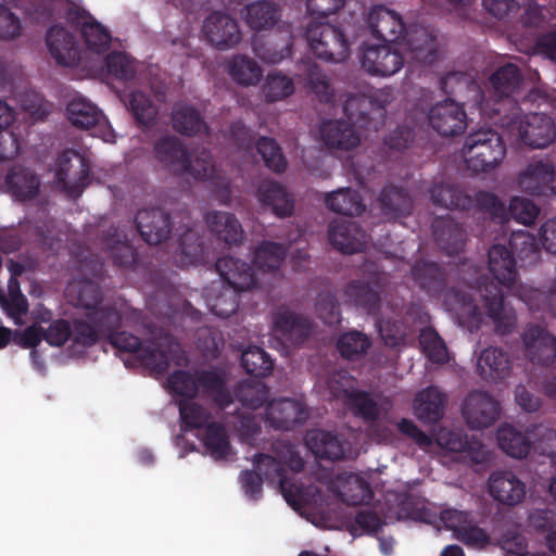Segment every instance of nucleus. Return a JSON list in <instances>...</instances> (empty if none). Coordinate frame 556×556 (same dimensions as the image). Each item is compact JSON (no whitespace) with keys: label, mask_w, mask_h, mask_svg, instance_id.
<instances>
[{"label":"nucleus","mask_w":556,"mask_h":556,"mask_svg":"<svg viewBox=\"0 0 556 556\" xmlns=\"http://www.w3.org/2000/svg\"><path fill=\"white\" fill-rule=\"evenodd\" d=\"M368 27L376 38L384 42H395L403 38L410 58L422 64H433L438 60V45L434 30L414 26L406 29L402 16L383 5H375L368 14Z\"/></svg>","instance_id":"nucleus-1"},{"label":"nucleus","mask_w":556,"mask_h":556,"mask_svg":"<svg viewBox=\"0 0 556 556\" xmlns=\"http://www.w3.org/2000/svg\"><path fill=\"white\" fill-rule=\"evenodd\" d=\"M215 267L223 283L210 288L207 305L214 315L228 318L239 308V293L256 285L255 273L249 263L233 256L219 257Z\"/></svg>","instance_id":"nucleus-2"},{"label":"nucleus","mask_w":556,"mask_h":556,"mask_svg":"<svg viewBox=\"0 0 556 556\" xmlns=\"http://www.w3.org/2000/svg\"><path fill=\"white\" fill-rule=\"evenodd\" d=\"M522 81L523 76L516 64L507 63L496 68L489 77V87L496 100L492 106L482 101L481 112L500 127L514 126L519 114L522 113L515 98Z\"/></svg>","instance_id":"nucleus-3"},{"label":"nucleus","mask_w":556,"mask_h":556,"mask_svg":"<svg viewBox=\"0 0 556 556\" xmlns=\"http://www.w3.org/2000/svg\"><path fill=\"white\" fill-rule=\"evenodd\" d=\"M166 383L169 392L180 396L179 400H194L201 391L219 409H226L233 403L225 375L215 368L198 369L193 372L177 369L167 377Z\"/></svg>","instance_id":"nucleus-4"},{"label":"nucleus","mask_w":556,"mask_h":556,"mask_svg":"<svg viewBox=\"0 0 556 556\" xmlns=\"http://www.w3.org/2000/svg\"><path fill=\"white\" fill-rule=\"evenodd\" d=\"M496 438L500 448L516 459L527 457L531 448L552 458L556 454V429L545 424L531 425L526 432L505 424L498 428Z\"/></svg>","instance_id":"nucleus-5"},{"label":"nucleus","mask_w":556,"mask_h":556,"mask_svg":"<svg viewBox=\"0 0 556 556\" xmlns=\"http://www.w3.org/2000/svg\"><path fill=\"white\" fill-rule=\"evenodd\" d=\"M276 457L257 453L254 455V468L262 475L264 480L268 482H278L280 492L289 502L292 495L293 483L288 478L287 468L298 473L304 469V460L300 456L295 446L290 442L277 441L273 444Z\"/></svg>","instance_id":"nucleus-6"},{"label":"nucleus","mask_w":556,"mask_h":556,"mask_svg":"<svg viewBox=\"0 0 556 556\" xmlns=\"http://www.w3.org/2000/svg\"><path fill=\"white\" fill-rule=\"evenodd\" d=\"M462 152L467 168L479 174L496 167L504 159L506 148L497 131L480 128L466 137Z\"/></svg>","instance_id":"nucleus-7"},{"label":"nucleus","mask_w":556,"mask_h":556,"mask_svg":"<svg viewBox=\"0 0 556 556\" xmlns=\"http://www.w3.org/2000/svg\"><path fill=\"white\" fill-rule=\"evenodd\" d=\"M305 37L311 51L319 60L340 63L350 56V41L338 26L311 21L306 26Z\"/></svg>","instance_id":"nucleus-8"},{"label":"nucleus","mask_w":556,"mask_h":556,"mask_svg":"<svg viewBox=\"0 0 556 556\" xmlns=\"http://www.w3.org/2000/svg\"><path fill=\"white\" fill-rule=\"evenodd\" d=\"M473 280L466 281L470 289H476L480 295L488 316L493 320L496 332L510 333L517 323V316L511 307L505 305L502 288L494 280L483 275H478Z\"/></svg>","instance_id":"nucleus-9"},{"label":"nucleus","mask_w":556,"mask_h":556,"mask_svg":"<svg viewBox=\"0 0 556 556\" xmlns=\"http://www.w3.org/2000/svg\"><path fill=\"white\" fill-rule=\"evenodd\" d=\"M121 324L122 314L116 307L85 312L83 318L73 320L72 340L81 348H90L113 330H118Z\"/></svg>","instance_id":"nucleus-10"},{"label":"nucleus","mask_w":556,"mask_h":556,"mask_svg":"<svg viewBox=\"0 0 556 556\" xmlns=\"http://www.w3.org/2000/svg\"><path fill=\"white\" fill-rule=\"evenodd\" d=\"M55 179L70 198H79L91 182L89 161L74 150L63 151L56 159Z\"/></svg>","instance_id":"nucleus-11"},{"label":"nucleus","mask_w":556,"mask_h":556,"mask_svg":"<svg viewBox=\"0 0 556 556\" xmlns=\"http://www.w3.org/2000/svg\"><path fill=\"white\" fill-rule=\"evenodd\" d=\"M389 282V275L375 267L367 280H352L344 290V302L367 314H376L381 306V294Z\"/></svg>","instance_id":"nucleus-12"},{"label":"nucleus","mask_w":556,"mask_h":556,"mask_svg":"<svg viewBox=\"0 0 556 556\" xmlns=\"http://www.w3.org/2000/svg\"><path fill=\"white\" fill-rule=\"evenodd\" d=\"M137 359L151 372L161 375L167 371L172 362L180 365L186 356L180 343L166 333L157 341L142 345Z\"/></svg>","instance_id":"nucleus-13"},{"label":"nucleus","mask_w":556,"mask_h":556,"mask_svg":"<svg viewBox=\"0 0 556 556\" xmlns=\"http://www.w3.org/2000/svg\"><path fill=\"white\" fill-rule=\"evenodd\" d=\"M510 132L517 131L522 142L533 149H542L556 138L554 119L544 113H529L521 118V113L511 127H504Z\"/></svg>","instance_id":"nucleus-14"},{"label":"nucleus","mask_w":556,"mask_h":556,"mask_svg":"<svg viewBox=\"0 0 556 556\" xmlns=\"http://www.w3.org/2000/svg\"><path fill=\"white\" fill-rule=\"evenodd\" d=\"M427 118L431 128L442 137L463 135L467 128L464 106L451 98L432 105Z\"/></svg>","instance_id":"nucleus-15"},{"label":"nucleus","mask_w":556,"mask_h":556,"mask_svg":"<svg viewBox=\"0 0 556 556\" xmlns=\"http://www.w3.org/2000/svg\"><path fill=\"white\" fill-rule=\"evenodd\" d=\"M273 330L286 346L296 348L309 338L313 324L302 314L281 306L274 314Z\"/></svg>","instance_id":"nucleus-16"},{"label":"nucleus","mask_w":556,"mask_h":556,"mask_svg":"<svg viewBox=\"0 0 556 556\" xmlns=\"http://www.w3.org/2000/svg\"><path fill=\"white\" fill-rule=\"evenodd\" d=\"M526 357L541 367H551L556 363V337L544 327L528 325L522 333Z\"/></svg>","instance_id":"nucleus-17"},{"label":"nucleus","mask_w":556,"mask_h":556,"mask_svg":"<svg viewBox=\"0 0 556 556\" xmlns=\"http://www.w3.org/2000/svg\"><path fill=\"white\" fill-rule=\"evenodd\" d=\"M520 190L532 197L556 195V170L549 163L533 162L518 175Z\"/></svg>","instance_id":"nucleus-18"},{"label":"nucleus","mask_w":556,"mask_h":556,"mask_svg":"<svg viewBox=\"0 0 556 556\" xmlns=\"http://www.w3.org/2000/svg\"><path fill=\"white\" fill-rule=\"evenodd\" d=\"M359 61L365 72L381 77L394 75L404 64L402 54L388 45H364Z\"/></svg>","instance_id":"nucleus-19"},{"label":"nucleus","mask_w":556,"mask_h":556,"mask_svg":"<svg viewBox=\"0 0 556 556\" xmlns=\"http://www.w3.org/2000/svg\"><path fill=\"white\" fill-rule=\"evenodd\" d=\"M462 413L471 429L491 427L498 418L501 406L498 401L483 391H473L465 400Z\"/></svg>","instance_id":"nucleus-20"},{"label":"nucleus","mask_w":556,"mask_h":556,"mask_svg":"<svg viewBox=\"0 0 556 556\" xmlns=\"http://www.w3.org/2000/svg\"><path fill=\"white\" fill-rule=\"evenodd\" d=\"M206 39L219 50L236 47L241 41V31L237 21L227 13L212 12L203 24Z\"/></svg>","instance_id":"nucleus-21"},{"label":"nucleus","mask_w":556,"mask_h":556,"mask_svg":"<svg viewBox=\"0 0 556 556\" xmlns=\"http://www.w3.org/2000/svg\"><path fill=\"white\" fill-rule=\"evenodd\" d=\"M101 244L115 266L123 270H136L139 264V254L123 230L111 226L103 232Z\"/></svg>","instance_id":"nucleus-22"},{"label":"nucleus","mask_w":556,"mask_h":556,"mask_svg":"<svg viewBox=\"0 0 556 556\" xmlns=\"http://www.w3.org/2000/svg\"><path fill=\"white\" fill-rule=\"evenodd\" d=\"M135 224L142 240L151 245L166 241L172 232L169 214L159 207L139 210Z\"/></svg>","instance_id":"nucleus-23"},{"label":"nucleus","mask_w":556,"mask_h":556,"mask_svg":"<svg viewBox=\"0 0 556 556\" xmlns=\"http://www.w3.org/2000/svg\"><path fill=\"white\" fill-rule=\"evenodd\" d=\"M50 55L62 66H75L80 59V49L75 36L61 24H54L46 33Z\"/></svg>","instance_id":"nucleus-24"},{"label":"nucleus","mask_w":556,"mask_h":556,"mask_svg":"<svg viewBox=\"0 0 556 556\" xmlns=\"http://www.w3.org/2000/svg\"><path fill=\"white\" fill-rule=\"evenodd\" d=\"M330 244L343 254L362 252L366 245V233L354 220H333L328 226Z\"/></svg>","instance_id":"nucleus-25"},{"label":"nucleus","mask_w":556,"mask_h":556,"mask_svg":"<svg viewBox=\"0 0 556 556\" xmlns=\"http://www.w3.org/2000/svg\"><path fill=\"white\" fill-rule=\"evenodd\" d=\"M307 418L304 406L292 399H279L268 402L265 408V420L277 430H291L303 424Z\"/></svg>","instance_id":"nucleus-26"},{"label":"nucleus","mask_w":556,"mask_h":556,"mask_svg":"<svg viewBox=\"0 0 556 556\" xmlns=\"http://www.w3.org/2000/svg\"><path fill=\"white\" fill-rule=\"evenodd\" d=\"M490 495L506 506L519 504L526 496V483L511 470L493 471L488 481Z\"/></svg>","instance_id":"nucleus-27"},{"label":"nucleus","mask_w":556,"mask_h":556,"mask_svg":"<svg viewBox=\"0 0 556 556\" xmlns=\"http://www.w3.org/2000/svg\"><path fill=\"white\" fill-rule=\"evenodd\" d=\"M320 138L328 150L350 151L361 143L355 126L343 119H329L320 126Z\"/></svg>","instance_id":"nucleus-28"},{"label":"nucleus","mask_w":556,"mask_h":556,"mask_svg":"<svg viewBox=\"0 0 556 556\" xmlns=\"http://www.w3.org/2000/svg\"><path fill=\"white\" fill-rule=\"evenodd\" d=\"M256 197L263 208H269L277 217L291 216L294 201L281 184L265 179L257 187Z\"/></svg>","instance_id":"nucleus-29"},{"label":"nucleus","mask_w":556,"mask_h":556,"mask_svg":"<svg viewBox=\"0 0 556 556\" xmlns=\"http://www.w3.org/2000/svg\"><path fill=\"white\" fill-rule=\"evenodd\" d=\"M489 270L496 283L511 290L517 281L516 261L513 252L503 244H493L488 251Z\"/></svg>","instance_id":"nucleus-30"},{"label":"nucleus","mask_w":556,"mask_h":556,"mask_svg":"<svg viewBox=\"0 0 556 556\" xmlns=\"http://www.w3.org/2000/svg\"><path fill=\"white\" fill-rule=\"evenodd\" d=\"M153 152L155 159L170 172L184 174L189 164V151L176 136L167 135L157 139Z\"/></svg>","instance_id":"nucleus-31"},{"label":"nucleus","mask_w":556,"mask_h":556,"mask_svg":"<svg viewBox=\"0 0 556 556\" xmlns=\"http://www.w3.org/2000/svg\"><path fill=\"white\" fill-rule=\"evenodd\" d=\"M65 296L71 304L83 307L86 312L116 307L113 304H103L99 283L90 279L72 280L65 289Z\"/></svg>","instance_id":"nucleus-32"},{"label":"nucleus","mask_w":556,"mask_h":556,"mask_svg":"<svg viewBox=\"0 0 556 556\" xmlns=\"http://www.w3.org/2000/svg\"><path fill=\"white\" fill-rule=\"evenodd\" d=\"M378 204L382 216L388 220L406 217L413 210V199L407 189L393 184L381 189Z\"/></svg>","instance_id":"nucleus-33"},{"label":"nucleus","mask_w":556,"mask_h":556,"mask_svg":"<svg viewBox=\"0 0 556 556\" xmlns=\"http://www.w3.org/2000/svg\"><path fill=\"white\" fill-rule=\"evenodd\" d=\"M205 220L212 235L228 245H239L244 240V230L239 219L229 212L213 211Z\"/></svg>","instance_id":"nucleus-34"},{"label":"nucleus","mask_w":556,"mask_h":556,"mask_svg":"<svg viewBox=\"0 0 556 556\" xmlns=\"http://www.w3.org/2000/svg\"><path fill=\"white\" fill-rule=\"evenodd\" d=\"M410 276L419 289L430 296L440 295L446 287L444 269L432 261H416L410 268Z\"/></svg>","instance_id":"nucleus-35"},{"label":"nucleus","mask_w":556,"mask_h":556,"mask_svg":"<svg viewBox=\"0 0 556 556\" xmlns=\"http://www.w3.org/2000/svg\"><path fill=\"white\" fill-rule=\"evenodd\" d=\"M433 238L438 247L447 255L463 251L466 242L465 229L454 219L439 217L432 224Z\"/></svg>","instance_id":"nucleus-36"},{"label":"nucleus","mask_w":556,"mask_h":556,"mask_svg":"<svg viewBox=\"0 0 556 556\" xmlns=\"http://www.w3.org/2000/svg\"><path fill=\"white\" fill-rule=\"evenodd\" d=\"M170 118L173 129L182 136L194 137L208 131V126L200 111L190 104L175 103Z\"/></svg>","instance_id":"nucleus-37"},{"label":"nucleus","mask_w":556,"mask_h":556,"mask_svg":"<svg viewBox=\"0 0 556 556\" xmlns=\"http://www.w3.org/2000/svg\"><path fill=\"white\" fill-rule=\"evenodd\" d=\"M414 307L406 311V317L403 319L389 318L379 323V332L386 345L390 348H400L410 344L416 334V327L408 323L413 315Z\"/></svg>","instance_id":"nucleus-38"},{"label":"nucleus","mask_w":556,"mask_h":556,"mask_svg":"<svg viewBox=\"0 0 556 556\" xmlns=\"http://www.w3.org/2000/svg\"><path fill=\"white\" fill-rule=\"evenodd\" d=\"M305 441L307 447L318 458L339 460L344 457L343 442L336 433L316 429L307 432Z\"/></svg>","instance_id":"nucleus-39"},{"label":"nucleus","mask_w":556,"mask_h":556,"mask_svg":"<svg viewBox=\"0 0 556 556\" xmlns=\"http://www.w3.org/2000/svg\"><path fill=\"white\" fill-rule=\"evenodd\" d=\"M511 368L508 354L494 346L484 349L478 359V371L481 378L496 382L505 378Z\"/></svg>","instance_id":"nucleus-40"},{"label":"nucleus","mask_w":556,"mask_h":556,"mask_svg":"<svg viewBox=\"0 0 556 556\" xmlns=\"http://www.w3.org/2000/svg\"><path fill=\"white\" fill-rule=\"evenodd\" d=\"M445 401V395L438 388L428 387L418 392L415 397V415L422 422H438L444 415Z\"/></svg>","instance_id":"nucleus-41"},{"label":"nucleus","mask_w":556,"mask_h":556,"mask_svg":"<svg viewBox=\"0 0 556 556\" xmlns=\"http://www.w3.org/2000/svg\"><path fill=\"white\" fill-rule=\"evenodd\" d=\"M10 192L20 201L35 199L39 193L40 180L29 168L13 167L5 179Z\"/></svg>","instance_id":"nucleus-42"},{"label":"nucleus","mask_w":556,"mask_h":556,"mask_svg":"<svg viewBox=\"0 0 556 556\" xmlns=\"http://www.w3.org/2000/svg\"><path fill=\"white\" fill-rule=\"evenodd\" d=\"M430 197L434 205L444 208L462 211L473 208L472 195L451 184H434L430 188Z\"/></svg>","instance_id":"nucleus-43"},{"label":"nucleus","mask_w":556,"mask_h":556,"mask_svg":"<svg viewBox=\"0 0 556 556\" xmlns=\"http://www.w3.org/2000/svg\"><path fill=\"white\" fill-rule=\"evenodd\" d=\"M325 204L331 212L346 216H358L366 207L358 191L349 187L327 193Z\"/></svg>","instance_id":"nucleus-44"},{"label":"nucleus","mask_w":556,"mask_h":556,"mask_svg":"<svg viewBox=\"0 0 556 556\" xmlns=\"http://www.w3.org/2000/svg\"><path fill=\"white\" fill-rule=\"evenodd\" d=\"M280 16V7L273 1L261 0L245 7V23L255 30L271 28Z\"/></svg>","instance_id":"nucleus-45"},{"label":"nucleus","mask_w":556,"mask_h":556,"mask_svg":"<svg viewBox=\"0 0 556 556\" xmlns=\"http://www.w3.org/2000/svg\"><path fill=\"white\" fill-rule=\"evenodd\" d=\"M122 101L132 114L136 123L143 128H151L156 123L157 108L151 98L142 91H132Z\"/></svg>","instance_id":"nucleus-46"},{"label":"nucleus","mask_w":556,"mask_h":556,"mask_svg":"<svg viewBox=\"0 0 556 556\" xmlns=\"http://www.w3.org/2000/svg\"><path fill=\"white\" fill-rule=\"evenodd\" d=\"M67 118L73 126L89 129L102 118L101 111L85 98H73L66 106Z\"/></svg>","instance_id":"nucleus-47"},{"label":"nucleus","mask_w":556,"mask_h":556,"mask_svg":"<svg viewBox=\"0 0 556 556\" xmlns=\"http://www.w3.org/2000/svg\"><path fill=\"white\" fill-rule=\"evenodd\" d=\"M229 76L239 85H256L262 78L260 65L251 58L242 54L235 55L227 65Z\"/></svg>","instance_id":"nucleus-48"},{"label":"nucleus","mask_w":556,"mask_h":556,"mask_svg":"<svg viewBox=\"0 0 556 556\" xmlns=\"http://www.w3.org/2000/svg\"><path fill=\"white\" fill-rule=\"evenodd\" d=\"M376 106L371 97L365 93H350L343 103V113L352 125L367 127L369 123V114Z\"/></svg>","instance_id":"nucleus-49"},{"label":"nucleus","mask_w":556,"mask_h":556,"mask_svg":"<svg viewBox=\"0 0 556 556\" xmlns=\"http://www.w3.org/2000/svg\"><path fill=\"white\" fill-rule=\"evenodd\" d=\"M235 396L244 407L256 409L267 403L269 388L261 380L247 379L237 384Z\"/></svg>","instance_id":"nucleus-50"},{"label":"nucleus","mask_w":556,"mask_h":556,"mask_svg":"<svg viewBox=\"0 0 556 556\" xmlns=\"http://www.w3.org/2000/svg\"><path fill=\"white\" fill-rule=\"evenodd\" d=\"M203 443L210 455L216 459H225L230 455L231 445L224 425L212 421L206 425Z\"/></svg>","instance_id":"nucleus-51"},{"label":"nucleus","mask_w":556,"mask_h":556,"mask_svg":"<svg viewBox=\"0 0 556 556\" xmlns=\"http://www.w3.org/2000/svg\"><path fill=\"white\" fill-rule=\"evenodd\" d=\"M346 404L356 417L366 422H375L380 416L377 401L367 391H345Z\"/></svg>","instance_id":"nucleus-52"},{"label":"nucleus","mask_w":556,"mask_h":556,"mask_svg":"<svg viewBox=\"0 0 556 556\" xmlns=\"http://www.w3.org/2000/svg\"><path fill=\"white\" fill-rule=\"evenodd\" d=\"M446 302L464 321L477 325L481 321L480 307L470 293L453 288L446 293Z\"/></svg>","instance_id":"nucleus-53"},{"label":"nucleus","mask_w":556,"mask_h":556,"mask_svg":"<svg viewBox=\"0 0 556 556\" xmlns=\"http://www.w3.org/2000/svg\"><path fill=\"white\" fill-rule=\"evenodd\" d=\"M180 427L182 430L200 429L206 426L211 419V413L200 403L193 400H177Z\"/></svg>","instance_id":"nucleus-54"},{"label":"nucleus","mask_w":556,"mask_h":556,"mask_svg":"<svg viewBox=\"0 0 556 556\" xmlns=\"http://www.w3.org/2000/svg\"><path fill=\"white\" fill-rule=\"evenodd\" d=\"M370 346L369 337L357 330L344 332L337 342V349L341 356L350 361H356L366 355Z\"/></svg>","instance_id":"nucleus-55"},{"label":"nucleus","mask_w":556,"mask_h":556,"mask_svg":"<svg viewBox=\"0 0 556 556\" xmlns=\"http://www.w3.org/2000/svg\"><path fill=\"white\" fill-rule=\"evenodd\" d=\"M241 366L251 376L267 377L274 369V361L263 349L249 346L241 354Z\"/></svg>","instance_id":"nucleus-56"},{"label":"nucleus","mask_w":556,"mask_h":556,"mask_svg":"<svg viewBox=\"0 0 556 556\" xmlns=\"http://www.w3.org/2000/svg\"><path fill=\"white\" fill-rule=\"evenodd\" d=\"M286 257L283 244L273 241H263L253 253V263L264 271L277 269Z\"/></svg>","instance_id":"nucleus-57"},{"label":"nucleus","mask_w":556,"mask_h":556,"mask_svg":"<svg viewBox=\"0 0 556 556\" xmlns=\"http://www.w3.org/2000/svg\"><path fill=\"white\" fill-rule=\"evenodd\" d=\"M80 36L88 50L102 54L105 53L112 41L109 29L103 26L96 17L94 21L85 23L80 30Z\"/></svg>","instance_id":"nucleus-58"},{"label":"nucleus","mask_w":556,"mask_h":556,"mask_svg":"<svg viewBox=\"0 0 556 556\" xmlns=\"http://www.w3.org/2000/svg\"><path fill=\"white\" fill-rule=\"evenodd\" d=\"M104 65L109 76L125 84L134 80L137 73L136 61L124 52L109 53Z\"/></svg>","instance_id":"nucleus-59"},{"label":"nucleus","mask_w":556,"mask_h":556,"mask_svg":"<svg viewBox=\"0 0 556 556\" xmlns=\"http://www.w3.org/2000/svg\"><path fill=\"white\" fill-rule=\"evenodd\" d=\"M418 339L419 345L429 361L437 364L447 362L446 345L434 329L430 327L421 329Z\"/></svg>","instance_id":"nucleus-60"},{"label":"nucleus","mask_w":556,"mask_h":556,"mask_svg":"<svg viewBox=\"0 0 556 556\" xmlns=\"http://www.w3.org/2000/svg\"><path fill=\"white\" fill-rule=\"evenodd\" d=\"M267 102L280 101L294 92V84L290 77L279 72L269 73L262 87Z\"/></svg>","instance_id":"nucleus-61"},{"label":"nucleus","mask_w":556,"mask_h":556,"mask_svg":"<svg viewBox=\"0 0 556 556\" xmlns=\"http://www.w3.org/2000/svg\"><path fill=\"white\" fill-rule=\"evenodd\" d=\"M256 150L262 156L266 167L275 173H283L287 168V160L280 146L275 139L261 137L256 143Z\"/></svg>","instance_id":"nucleus-62"},{"label":"nucleus","mask_w":556,"mask_h":556,"mask_svg":"<svg viewBox=\"0 0 556 556\" xmlns=\"http://www.w3.org/2000/svg\"><path fill=\"white\" fill-rule=\"evenodd\" d=\"M306 84L320 102L331 103L334 101V89L330 84V79L317 64L308 66Z\"/></svg>","instance_id":"nucleus-63"},{"label":"nucleus","mask_w":556,"mask_h":556,"mask_svg":"<svg viewBox=\"0 0 556 556\" xmlns=\"http://www.w3.org/2000/svg\"><path fill=\"white\" fill-rule=\"evenodd\" d=\"M0 306L12 318L21 317L28 312V301L21 292L16 278L9 280V296L0 294Z\"/></svg>","instance_id":"nucleus-64"}]
</instances>
